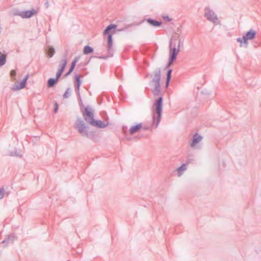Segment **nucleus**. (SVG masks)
<instances>
[{"mask_svg":"<svg viewBox=\"0 0 261 261\" xmlns=\"http://www.w3.org/2000/svg\"><path fill=\"white\" fill-rule=\"evenodd\" d=\"M142 127V123H138L132 126L129 129V133L130 135H133L137 132H138Z\"/></svg>","mask_w":261,"mask_h":261,"instance_id":"nucleus-15","label":"nucleus"},{"mask_svg":"<svg viewBox=\"0 0 261 261\" xmlns=\"http://www.w3.org/2000/svg\"><path fill=\"white\" fill-rule=\"evenodd\" d=\"M187 164H182L180 167L177 169V171L178 173H180L181 172L186 170Z\"/></svg>","mask_w":261,"mask_h":261,"instance_id":"nucleus-24","label":"nucleus"},{"mask_svg":"<svg viewBox=\"0 0 261 261\" xmlns=\"http://www.w3.org/2000/svg\"><path fill=\"white\" fill-rule=\"evenodd\" d=\"M163 106V98L160 96L154 100L153 105L152 111V125H155V127L158 126L161 119Z\"/></svg>","mask_w":261,"mask_h":261,"instance_id":"nucleus-1","label":"nucleus"},{"mask_svg":"<svg viewBox=\"0 0 261 261\" xmlns=\"http://www.w3.org/2000/svg\"><path fill=\"white\" fill-rule=\"evenodd\" d=\"M45 5L46 6V7L47 8L49 7V3L48 1H46L45 3Z\"/></svg>","mask_w":261,"mask_h":261,"instance_id":"nucleus-40","label":"nucleus"},{"mask_svg":"<svg viewBox=\"0 0 261 261\" xmlns=\"http://www.w3.org/2000/svg\"><path fill=\"white\" fill-rule=\"evenodd\" d=\"M39 12V9L32 8L31 10L16 12L15 15H18L22 18H30L37 15Z\"/></svg>","mask_w":261,"mask_h":261,"instance_id":"nucleus-7","label":"nucleus"},{"mask_svg":"<svg viewBox=\"0 0 261 261\" xmlns=\"http://www.w3.org/2000/svg\"><path fill=\"white\" fill-rule=\"evenodd\" d=\"M29 77V74H27L24 76V77L22 81H24L25 82L27 83V80H28Z\"/></svg>","mask_w":261,"mask_h":261,"instance_id":"nucleus-37","label":"nucleus"},{"mask_svg":"<svg viewBox=\"0 0 261 261\" xmlns=\"http://www.w3.org/2000/svg\"><path fill=\"white\" fill-rule=\"evenodd\" d=\"M139 24H140V22L138 23V22H134L133 23L129 24H127V25H125L124 28V29H125V31H129V29L132 27L135 26V25H138Z\"/></svg>","mask_w":261,"mask_h":261,"instance_id":"nucleus-25","label":"nucleus"},{"mask_svg":"<svg viewBox=\"0 0 261 261\" xmlns=\"http://www.w3.org/2000/svg\"><path fill=\"white\" fill-rule=\"evenodd\" d=\"M63 72L62 71H61L59 69H58V71L57 72L55 79H57L58 81H59L60 78L61 77Z\"/></svg>","mask_w":261,"mask_h":261,"instance_id":"nucleus-29","label":"nucleus"},{"mask_svg":"<svg viewBox=\"0 0 261 261\" xmlns=\"http://www.w3.org/2000/svg\"><path fill=\"white\" fill-rule=\"evenodd\" d=\"M10 76L12 78H14L16 75V71L15 70H12L10 73Z\"/></svg>","mask_w":261,"mask_h":261,"instance_id":"nucleus-32","label":"nucleus"},{"mask_svg":"<svg viewBox=\"0 0 261 261\" xmlns=\"http://www.w3.org/2000/svg\"><path fill=\"white\" fill-rule=\"evenodd\" d=\"M68 53V51H66L65 57L64 59H62L61 60L60 64H59V70L62 71L63 72L64 71L65 67L67 65V59L66 56Z\"/></svg>","mask_w":261,"mask_h":261,"instance_id":"nucleus-16","label":"nucleus"},{"mask_svg":"<svg viewBox=\"0 0 261 261\" xmlns=\"http://www.w3.org/2000/svg\"><path fill=\"white\" fill-rule=\"evenodd\" d=\"M80 56H76L73 59V60H72V61L71 63L70 68L68 69V71L64 75V77H66L71 73V72L73 71L74 69L75 68L76 64L80 60Z\"/></svg>","mask_w":261,"mask_h":261,"instance_id":"nucleus-13","label":"nucleus"},{"mask_svg":"<svg viewBox=\"0 0 261 261\" xmlns=\"http://www.w3.org/2000/svg\"><path fill=\"white\" fill-rule=\"evenodd\" d=\"M58 109H59V105H58V103H57V102L56 101L54 103V112L55 113H56L58 112Z\"/></svg>","mask_w":261,"mask_h":261,"instance_id":"nucleus-31","label":"nucleus"},{"mask_svg":"<svg viewBox=\"0 0 261 261\" xmlns=\"http://www.w3.org/2000/svg\"><path fill=\"white\" fill-rule=\"evenodd\" d=\"M94 49L91 46L87 45L84 46L83 49V53L84 55H88L89 54L93 53Z\"/></svg>","mask_w":261,"mask_h":261,"instance_id":"nucleus-21","label":"nucleus"},{"mask_svg":"<svg viewBox=\"0 0 261 261\" xmlns=\"http://www.w3.org/2000/svg\"><path fill=\"white\" fill-rule=\"evenodd\" d=\"M175 60V59L169 57L168 62L166 66V68H168V67H169L173 63V62H174Z\"/></svg>","mask_w":261,"mask_h":261,"instance_id":"nucleus-26","label":"nucleus"},{"mask_svg":"<svg viewBox=\"0 0 261 261\" xmlns=\"http://www.w3.org/2000/svg\"><path fill=\"white\" fill-rule=\"evenodd\" d=\"M5 194V190L4 188L3 187L0 189V199H2Z\"/></svg>","mask_w":261,"mask_h":261,"instance_id":"nucleus-30","label":"nucleus"},{"mask_svg":"<svg viewBox=\"0 0 261 261\" xmlns=\"http://www.w3.org/2000/svg\"><path fill=\"white\" fill-rule=\"evenodd\" d=\"M55 53V49L52 46H49L47 51V54L49 58H51Z\"/></svg>","mask_w":261,"mask_h":261,"instance_id":"nucleus-23","label":"nucleus"},{"mask_svg":"<svg viewBox=\"0 0 261 261\" xmlns=\"http://www.w3.org/2000/svg\"><path fill=\"white\" fill-rule=\"evenodd\" d=\"M78 99H79V105H80V107L81 108L84 107V105L83 103V101H82V100L81 98V96H80V97H78Z\"/></svg>","mask_w":261,"mask_h":261,"instance_id":"nucleus-35","label":"nucleus"},{"mask_svg":"<svg viewBox=\"0 0 261 261\" xmlns=\"http://www.w3.org/2000/svg\"><path fill=\"white\" fill-rule=\"evenodd\" d=\"M82 77V75L79 74H75L74 75L75 80V86H81L82 83L81 78Z\"/></svg>","mask_w":261,"mask_h":261,"instance_id":"nucleus-20","label":"nucleus"},{"mask_svg":"<svg viewBox=\"0 0 261 261\" xmlns=\"http://www.w3.org/2000/svg\"><path fill=\"white\" fill-rule=\"evenodd\" d=\"M14 236L12 234L8 236L3 241L2 243L5 246H7L9 243H13L14 241Z\"/></svg>","mask_w":261,"mask_h":261,"instance_id":"nucleus-17","label":"nucleus"},{"mask_svg":"<svg viewBox=\"0 0 261 261\" xmlns=\"http://www.w3.org/2000/svg\"><path fill=\"white\" fill-rule=\"evenodd\" d=\"M107 40H108V44H107V52L108 55L106 56H91L88 61L87 64H88L90 60L93 58H97L101 59H107L109 57H111L113 56V49L112 48L113 46V36L112 34H109L107 36Z\"/></svg>","mask_w":261,"mask_h":261,"instance_id":"nucleus-6","label":"nucleus"},{"mask_svg":"<svg viewBox=\"0 0 261 261\" xmlns=\"http://www.w3.org/2000/svg\"><path fill=\"white\" fill-rule=\"evenodd\" d=\"M58 82L57 79L54 78H49L47 83V86L48 88H51L54 87Z\"/></svg>","mask_w":261,"mask_h":261,"instance_id":"nucleus-19","label":"nucleus"},{"mask_svg":"<svg viewBox=\"0 0 261 261\" xmlns=\"http://www.w3.org/2000/svg\"><path fill=\"white\" fill-rule=\"evenodd\" d=\"M71 91L70 88H68L63 94L64 98H67L69 96V92Z\"/></svg>","mask_w":261,"mask_h":261,"instance_id":"nucleus-27","label":"nucleus"},{"mask_svg":"<svg viewBox=\"0 0 261 261\" xmlns=\"http://www.w3.org/2000/svg\"><path fill=\"white\" fill-rule=\"evenodd\" d=\"M170 81H171V80L166 79V83H165V87L166 88H167L169 86Z\"/></svg>","mask_w":261,"mask_h":261,"instance_id":"nucleus-36","label":"nucleus"},{"mask_svg":"<svg viewBox=\"0 0 261 261\" xmlns=\"http://www.w3.org/2000/svg\"><path fill=\"white\" fill-rule=\"evenodd\" d=\"M117 25L115 24H110L107 26L103 31V35L108 36L109 34H112V36L116 32Z\"/></svg>","mask_w":261,"mask_h":261,"instance_id":"nucleus-11","label":"nucleus"},{"mask_svg":"<svg viewBox=\"0 0 261 261\" xmlns=\"http://www.w3.org/2000/svg\"><path fill=\"white\" fill-rule=\"evenodd\" d=\"M146 21L148 24L153 27H159L161 26L162 24V20H157L155 19H153L151 18H146L144 17L140 22V23L141 24L143 23L144 21Z\"/></svg>","mask_w":261,"mask_h":261,"instance_id":"nucleus-10","label":"nucleus"},{"mask_svg":"<svg viewBox=\"0 0 261 261\" xmlns=\"http://www.w3.org/2000/svg\"><path fill=\"white\" fill-rule=\"evenodd\" d=\"M180 39L179 37L171 38L169 41V57L176 59L180 50Z\"/></svg>","mask_w":261,"mask_h":261,"instance_id":"nucleus-3","label":"nucleus"},{"mask_svg":"<svg viewBox=\"0 0 261 261\" xmlns=\"http://www.w3.org/2000/svg\"><path fill=\"white\" fill-rule=\"evenodd\" d=\"M154 77L151 80V82L154 83V88L152 92L155 96H159L161 94V69L160 68H156L154 72Z\"/></svg>","mask_w":261,"mask_h":261,"instance_id":"nucleus-4","label":"nucleus"},{"mask_svg":"<svg viewBox=\"0 0 261 261\" xmlns=\"http://www.w3.org/2000/svg\"><path fill=\"white\" fill-rule=\"evenodd\" d=\"M256 32L252 29H250L243 36L242 38L239 37L237 40L238 42L240 43V47L245 46L247 47L248 44V40L254 39L256 37Z\"/></svg>","mask_w":261,"mask_h":261,"instance_id":"nucleus-5","label":"nucleus"},{"mask_svg":"<svg viewBox=\"0 0 261 261\" xmlns=\"http://www.w3.org/2000/svg\"><path fill=\"white\" fill-rule=\"evenodd\" d=\"M122 32V31H125V29H124V28H120V29H116V32Z\"/></svg>","mask_w":261,"mask_h":261,"instance_id":"nucleus-39","label":"nucleus"},{"mask_svg":"<svg viewBox=\"0 0 261 261\" xmlns=\"http://www.w3.org/2000/svg\"><path fill=\"white\" fill-rule=\"evenodd\" d=\"M83 115L85 120L90 124H91L95 119L94 118V111L89 106H87L85 108L84 111H83Z\"/></svg>","mask_w":261,"mask_h":261,"instance_id":"nucleus-8","label":"nucleus"},{"mask_svg":"<svg viewBox=\"0 0 261 261\" xmlns=\"http://www.w3.org/2000/svg\"><path fill=\"white\" fill-rule=\"evenodd\" d=\"M141 128L144 130H147L149 129V127L147 126H143L142 125V127H141Z\"/></svg>","mask_w":261,"mask_h":261,"instance_id":"nucleus-38","label":"nucleus"},{"mask_svg":"<svg viewBox=\"0 0 261 261\" xmlns=\"http://www.w3.org/2000/svg\"><path fill=\"white\" fill-rule=\"evenodd\" d=\"M7 59V55L6 54H2L0 56V66H3L5 64L6 62Z\"/></svg>","mask_w":261,"mask_h":261,"instance_id":"nucleus-22","label":"nucleus"},{"mask_svg":"<svg viewBox=\"0 0 261 261\" xmlns=\"http://www.w3.org/2000/svg\"><path fill=\"white\" fill-rule=\"evenodd\" d=\"M204 11L205 17H206L208 21L216 23V21L218 20V17L214 11L209 7H205Z\"/></svg>","mask_w":261,"mask_h":261,"instance_id":"nucleus-9","label":"nucleus"},{"mask_svg":"<svg viewBox=\"0 0 261 261\" xmlns=\"http://www.w3.org/2000/svg\"><path fill=\"white\" fill-rule=\"evenodd\" d=\"M91 125L96 126L99 128H103L109 125V123H105L103 121L100 120L94 119L92 123L91 124Z\"/></svg>","mask_w":261,"mask_h":261,"instance_id":"nucleus-14","label":"nucleus"},{"mask_svg":"<svg viewBox=\"0 0 261 261\" xmlns=\"http://www.w3.org/2000/svg\"><path fill=\"white\" fill-rule=\"evenodd\" d=\"M172 70L169 69L167 72L166 79L171 80L172 76Z\"/></svg>","mask_w":261,"mask_h":261,"instance_id":"nucleus-28","label":"nucleus"},{"mask_svg":"<svg viewBox=\"0 0 261 261\" xmlns=\"http://www.w3.org/2000/svg\"><path fill=\"white\" fill-rule=\"evenodd\" d=\"M203 139V137L199 135L197 133H196L193 136L191 142L190 143V146L194 148L196 146L199 142H200Z\"/></svg>","mask_w":261,"mask_h":261,"instance_id":"nucleus-12","label":"nucleus"},{"mask_svg":"<svg viewBox=\"0 0 261 261\" xmlns=\"http://www.w3.org/2000/svg\"><path fill=\"white\" fill-rule=\"evenodd\" d=\"M75 128L83 137H86L93 141L95 140L96 137L95 132L94 131H88L89 126L86 124L81 118H77Z\"/></svg>","mask_w":261,"mask_h":261,"instance_id":"nucleus-2","label":"nucleus"},{"mask_svg":"<svg viewBox=\"0 0 261 261\" xmlns=\"http://www.w3.org/2000/svg\"><path fill=\"white\" fill-rule=\"evenodd\" d=\"M27 83L24 81H21L19 83L15 85L14 87L12 88L13 90H19L24 88L26 86Z\"/></svg>","mask_w":261,"mask_h":261,"instance_id":"nucleus-18","label":"nucleus"},{"mask_svg":"<svg viewBox=\"0 0 261 261\" xmlns=\"http://www.w3.org/2000/svg\"><path fill=\"white\" fill-rule=\"evenodd\" d=\"M163 18L165 21H168V22L171 21L172 20V19L171 18L169 17L168 15L163 16Z\"/></svg>","mask_w":261,"mask_h":261,"instance_id":"nucleus-33","label":"nucleus"},{"mask_svg":"<svg viewBox=\"0 0 261 261\" xmlns=\"http://www.w3.org/2000/svg\"><path fill=\"white\" fill-rule=\"evenodd\" d=\"M80 86H79V87H77V86H75V91L77 93V95L78 96V97H80L81 96V94H80Z\"/></svg>","mask_w":261,"mask_h":261,"instance_id":"nucleus-34","label":"nucleus"}]
</instances>
